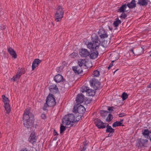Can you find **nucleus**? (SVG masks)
<instances>
[{"label": "nucleus", "instance_id": "f257e3e1", "mask_svg": "<svg viewBox=\"0 0 151 151\" xmlns=\"http://www.w3.org/2000/svg\"><path fill=\"white\" fill-rule=\"evenodd\" d=\"M92 41L89 42L87 45V47L88 48L93 50L90 54V58L94 59L96 58L98 55V51L95 50L98 49L100 44L98 37L95 34L92 35Z\"/></svg>", "mask_w": 151, "mask_h": 151}, {"label": "nucleus", "instance_id": "f03ea898", "mask_svg": "<svg viewBox=\"0 0 151 151\" xmlns=\"http://www.w3.org/2000/svg\"><path fill=\"white\" fill-rule=\"evenodd\" d=\"M23 119L24 126L27 128H31L33 124L34 119L33 115L29 109L25 110Z\"/></svg>", "mask_w": 151, "mask_h": 151}, {"label": "nucleus", "instance_id": "7ed1b4c3", "mask_svg": "<svg viewBox=\"0 0 151 151\" xmlns=\"http://www.w3.org/2000/svg\"><path fill=\"white\" fill-rule=\"evenodd\" d=\"M76 121L74 115L72 114H69L65 115L62 119V123L63 125L66 126L70 125L72 126L73 123Z\"/></svg>", "mask_w": 151, "mask_h": 151}, {"label": "nucleus", "instance_id": "20e7f679", "mask_svg": "<svg viewBox=\"0 0 151 151\" xmlns=\"http://www.w3.org/2000/svg\"><path fill=\"white\" fill-rule=\"evenodd\" d=\"M64 13V12L63 10L62 7L60 6H58L57 8L55 14V21L57 22L60 21L63 17Z\"/></svg>", "mask_w": 151, "mask_h": 151}, {"label": "nucleus", "instance_id": "39448f33", "mask_svg": "<svg viewBox=\"0 0 151 151\" xmlns=\"http://www.w3.org/2000/svg\"><path fill=\"white\" fill-rule=\"evenodd\" d=\"M55 101L53 95L49 94L47 98L46 103L48 106H52L55 104Z\"/></svg>", "mask_w": 151, "mask_h": 151}, {"label": "nucleus", "instance_id": "423d86ee", "mask_svg": "<svg viewBox=\"0 0 151 151\" xmlns=\"http://www.w3.org/2000/svg\"><path fill=\"white\" fill-rule=\"evenodd\" d=\"M3 101L4 103V107L6 111V113L9 114L10 111V108L9 104V100L8 98L6 97L4 95H3L2 96Z\"/></svg>", "mask_w": 151, "mask_h": 151}, {"label": "nucleus", "instance_id": "0eeeda50", "mask_svg": "<svg viewBox=\"0 0 151 151\" xmlns=\"http://www.w3.org/2000/svg\"><path fill=\"white\" fill-rule=\"evenodd\" d=\"M85 110V108L82 105L78 106H74L73 109V111L75 113H78L79 114H83Z\"/></svg>", "mask_w": 151, "mask_h": 151}, {"label": "nucleus", "instance_id": "6e6552de", "mask_svg": "<svg viewBox=\"0 0 151 151\" xmlns=\"http://www.w3.org/2000/svg\"><path fill=\"white\" fill-rule=\"evenodd\" d=\"M148 142L147 139H139L137 143V146L139 148H141L143 147H145L146 145Z\"/></svg>", "mask_w": 151, "mask_h": 151}, {"label": "nucleus", "instance_id": "1a4fd4ad", "mask_svg": "<svg viewBox=\"0 0 151 151\" xmlns=\"http://www.w3.org/2000/svg\"><path fill=\"white\" fill-rule=\"evenodd\" d=\"M90 83L91 86L95 89H97L99 87V82L96 79L90 80Z\"/></svg>", "mask_w": 151, "mask_h": 151}, {"label": "nucleus", "instance_id": "9d476101", "mask_svg": "<svg viewBox=\"0 0 151 151\" xmlns=\"http://www.w3.org/2000/svg\"><path fill=\"white\" fill-rule=\"evenodd\" d=\"M37 139V137L36 136L35 133H31L29 138V141L32 145H34L36 142Z\"/></svg>", "mask_w": 151, "mask_h": 151}, {"label": "nucleus", "instance_id": "9b49d317", "mask_svg": "<svg viewBox=\"0 0 151 151\" xmlns=\"http://www.w3.org/2000/svg\"><path fill=\"white\" fill-rule=\"evenodd\" d=\"M82 88L85 89L83 91H82V92H86V95L88 96H93L95 95V91L94 90L91 89H88L87 87L83 86Z\"/></svg>", "mask_w": 151, "mask_h": 151}, {"label": "nucleus", "instance_id": "f8f14e48", "mask_svg": "<svg viewBox=\"0 0 151 151\" xmlns=\"http://www.w3.org/2000/svg\"><path fill=\"white\" fill-rule=\"evenodd\" d=\"M79 54L82 57H86L90 55V53L87 49L82 48L79 50Z\"/></svg>", "mask_w": 151, "mask_h": 151}, {"label": "nucleus", "instance_id": "ddd939ff", "mask_svg": "<svg viewBox=\"0 0 151 151\" xmlns=\"http://www.w3.org/2000/svg\"><path fill=\"white\" fill-rule=\"evenodd\" d=\"M95 124L96 126L99 129H104L105 128L104 124L100 119H97L95 120Z\"/></svg>", "mask_w": 151, "mask_h": 151}, {"label": "nucleus", "instance_id": "4468645a", "mask_svg": "<svg viewBox=\"0 0 151 151\" xmlns=\"http://www.w3.org/2000/svg\"><path fill=\"white\" fill-rule=\"evenodd\" d=\"M98 34L101 38H104L107 37L108 35L104 29H100L98 31Z\"/></svg>", "mask_w": 151, "mask_h": 151}, {"label": "nucleus", "instance_id": "2eb2a0df", "mask_svg": "<svg viewBox=\"0 0 151 151\" xmlns=\"http://www.w3.org/2000/svg\"><path fill=\"white\" fill-rule=\"evenodd\" d=\"M84 100V96L82 94H79L76 97V101L77 103L79 104L83 102Z\"/></svg>", "mask_w": 151, "mask_h": 151}, {"label": "nucleus", "instance_id": "dca6fc26", "mask_svg": "<svg viewBox=\"0 0 151 151\" xmlns=\"http://www.w3.org/2000/svg\"><path fill=\"white\" fill-rule=\"evenodd\" d=\"M7 51L9 53L14 59L17 58V55L15 51L11 47H9Z\"/></svg>", "mask_w": 151, "mask_h": 151}, {"label": "nucleus", "instance_id": "f3484780", "mask_svg": "<svg viewBox=\"0 0 151 151\" xmlns=\"http://www.w3.org/2000/svg\"><path fill=\"white\" fill-rule=\"evenodd\" d=\"M41 62V61L39 59H35L33 61L32 65V70H34Z\"/></svg>", "mask_w": 151, "mask_h": 151}, {"label": "nucleus", "instance_id": "a211bd4d", "mask_svg": "<svg viewBox=\"0 0 151 151\" xmlns=\"http://www.w3.org/2000/svg\"><path fill=\"white\" fill-rule=\"evenodd\" d=\"M149 2H150V0H138L137 4L143 6H146Z\"/></svg>", "mask_w": 151, "mask_h": 151}, {"label": "nucleus", "instance_id": "6ab92c4d", "mask_svg": "<svg viewBox=\"0 0 151 151\" xmlns=\"http://www.w3.org/2000/svg\"><path fill=\"white\" fill-rule=\"evenodd\" d=\"M73 70L76 74H79L82 71V70L81 67L79 66L73 67Z\"/></svg>", "mask_w": 151, "mask_h": 151}, {"label": "nucleus", "instance_id": "aec40b11", "mask_svg": "<svg viewBox=\"0 0 151 151\" xmlns=\"http://www.w3.org/2000/svg\"><path fill=\"white\" fill-rule=\"evenodd\" d=\"M49 89L51 92L53 93H55L58 91V88L56 85L51 86L49 87Z\"/></svg>", "mask_w": 151, "mask_h": 151}, {"label": "nucleus", "instance_id": "412c9836", "mask_svg": "<svg viewBox=\"0 0 151 151\" xmlns=\"http://www.w3.org/2000/svg\"><path fill=\"white\" fill-rule=\"evenodd\" d=\"M54 80L56 83H59L63 81V77L60 74H58L55 76Z\"/></svg>", "mask_w": 151, "mask_h": 151}, {"label": "nucleus", "instance_id": "4be33fe9", "mask_svg": "<svg viewBox=\"0 0 151 151\" xmlns=\"http://www.w3.org/2000/svg\"><path fill=\"white\" fill-rule=\"evenodd\" d=\"M127 6L130 9L134 8L136 6V2L135 0H132L131 2L127 3Z\"/></svg>", "mask_w": 151, "mask_h": 151}, {"label": "nucleus", "instance_id": "5701e85b", "mask_svg": "<svg viewBox=\"0 0 151 151\" xmlns=\"http://www.w3.org/2000/svg\"><path fill=\"white\" fill-rule=\"evenodd\" d=\"M127 5L126 4L122 5L119 9V11L120 12H128V10H126L127 8Z\"/></svg>", "mask_w": 151, "mask_h": 151}, {"label": "nucleus", "instance_id": "b1692460", "mask_svg": "<svg viewBox=\"0 0 151 151\" xmlns=\"http://www.w3.org/2000/svg\"><path fill=\"white\" fill-rule=\"evenodd\" d=\"M121 23V20L119 19L118 18H117L115 20L113 24L114 27H117Z\"/></svg>", "mask_w": 151, "mask_h": 151}, {"label": "nucleus", "instance_id": "393cba45", "mask_svg": "<svg viewBox=\"0 0 151 151\" xmlns=\"http://www.w3.org/2000/svg\"><path fill=\"white\" fill-rule=\"evenodd\" d=\"M114 129L112 128L111 127L108 125L106 127V132L108 133H114Z\"/></svg>", "mask_w": 151, "mask_h": 151}, {"label": "nucleus", "instance_id": "a878e982", "mask_svg": "<svg viewBox=\"0 0 151 151\" xmlns=\"http://www.w3.org/2000/svg\"><path fill=\"white\" fill-rule=\"evenodd\" d=\"M122 123L119 121H116L113 123L112 124V127H116L119 126H122Z\"/></svg>", "mask_w": 151, "mask_h": 151}, {"label": "nucleus", "instance_id": "bb28decb", "mask_svg": "<svg viewBox=\"0 0 151 151\" xmlns=\"http://www.w3.org/2000/svg\"><path fill=\"white\" fill-rule=\"evenodd\" d=\"M21 75L17 73L16 75L15 76H14L13 77V79L14 81H17L19 79Z\"/></svg>", "mask_w": 151, "mask_h": 151}, {"label": "nucleus", "instance_id": "cd10ccee", "mask_svg": "<svg viewBox=\"0 0 151 151\" xmlns=\"http://www.w3.org/2000/svg\"><path fill=\"white\" fill-rule=\"evenodd\" d=\"M85 62V61L84 60L82 59L79 60L78 62L79 66L81 67V66L84 64Z\"/></svg>", "mask_w": 151, "mask_h": 151}, {"label": "nucleus", "instance_id": "c85d7f7f", "mask_svg": "<svg viewBox=\"0 0 151 151\" xmlns=\"http://www.w3.org/2000/svg\"><path fill=\"white\" fill-rule=\"evenodd\" d=\"M149 131L148 129H145L142 132V134L146 138H148V135L149 134Z\"/></svg>", "mask_w": 151, "mask_h": 151}, {"label": "nucleus", "instance_id": "c756f323", "mask_svg": "<svg viewBox=\"0 0 151 151\" xmlns=\"http://www.w3.org/2000/svg\"><path fill=\"white\" fill-rule=\"evenodd\" d=\"M17 73L22 75L24 73V69L23 68H18Z\"/></svg>", "mask_w": 151, "mask_h": 151}, {"label": "nucleus", "instance_id": "7c9ffc66", "mask_svg": "<svg viewBox=\"0 0 151 151\" xmlns=\"http://www.w3.org/2000/svg\"><path fill=\"white\" fill-rule=\"evenodd\" d=\"M113 118V117L112 115L109 114L106 118V120L107 122H109Z\"/></svg>", "mask_w": 151, "mask_h": 151}, {"label": "nucleus", "instance_id": "2f4dec72", "mask_svg": "<svg viewBox=\"0 0 151 151\" xmlns=\"http://www.w3.org/2000/svg\"><path fill=\"white\" fill-rule=\"evenodd\" d=\"M66 127L63 125H61L60 127V133L62 134L65 130Z\"/></svg>", "mask_w": 151, "mask_h": 151}, {"label": "nucleus", "instance_id": "473e14b6", "mask_svg": "<svg viewBox=\"0 0 151 151\" xmlns=\"http://www.w3.org/2000/svg\"><path fill=\"white\" fill-rule=\"evenodd\" d=\"M128 95L125 93H123L122 95V100L124 101L126 100L128 97Z\"/></svg>", "mask_w": 151, "mask_h": 151}, {"label": "nucleus", "instance_id": "72a5a7b5", "mask_svg": "<svg viewBox=\"0 0 151 151\" xmlns=\"http://www.w3.org/2000/svg\"><path fill=\"white\" fill-rule=\"evenodd\" d=\"M101 45L104 47H106L107 46V42L106 41L102 42L101 43Z\"/></svg>", "mask_w": 151, "mask_h": 151}, {"label": "nucleus", "instance_id": "f704fd0d", "mask_svg": "<svg viewBox=\"0 0 151 151\" xmlns=\"http://www.w3.org/2000/svg\"><path fill=\"white\" fill-rule=\"evenodd\" d=\"M121 15L119 17L123 19H125L127 17V15L125 14L124 12H122Z\"/></svg>", "mask_w": 151, "mask_h": 151}, {"label": "nucleus", "instance_id": "c9c22d12", "mask_svg": "<svg viewBox=\"0 0 151 151\" xmlns=\"http://www.w3.org/2000/svg\"><path fill=\"white\" fill-rule=\"evenodd\" d=\"M93 75L95 77H98L99 75V71L96 70L93 72Z\"/></svg>", "mask_w": 151, "mask_h": 151}, {"label": "nucleus", "instance_id": "e433bc0d", "mask_svg": "<svg viewBox=\"0 0 151 151\" xmlns=\"http://www.w3.org/2000/svg\"><path fill=\"white\" fill-rule=\"evenodd\" d=\"M56 70L58 73H60L62 71V68L61 67H57L56 68Z\"/></svg>", "mask_w": 151, "mask_h": 151}, {"label": "nucleus", "instance_id": "4c0bfd02", "mask_svg": "<svg viewBox=\"0 0 151 151\" xmlns=\"http://www.w3.org/2000/svg\"><path fill=\"white\" fill-rule=\"evenodd\" d=\"M114 62V61H112L111 63L109 65V66L108 67V70L110 69L113 66V63Z\"/></svg>", "mask_w": 151, "mask_h": 151}, {"label": "nucleus", "instance_id": "58836bf2", "mask_svg": "<svg viewBox=\"0 0 151 151\" xmlns=\"http://www.w3.org/2000/svg\"><path fill=\"white\" fill-rule=\"evenodd\" d=\"M126 115V114L124 113H122L119 114V116L120 117H122Z\"/></svg>", "mask_w": 151, "mask_h": 151}, {"label": "nucleus", "instance_id": "ea45409f", "mask_svg": "<svg viewBox=\"0 0 151 151\" xmlns=\"http://www.w3.org/2000/svg\"><path fill=\"white\" fill-rule=\"evenodd\" d=\"M107 113L106 111H105L104 112V113H102L101 112V116L103 117H104L106 116V113Z\"/></svg>", "mask_w": 151, "mask_h": 151}, {"label": "nucleus", "instance_id": "a19ab883", "mask_svg": "<svg viewBox=\"0 0 151 151\" xmlns=\"http://www.w3.org/2000/svg\"><path fill=\"white\" fill-rule=\"evenodd\" d=\"M42 118L43 119H45L46 118V116L45 114H42L41 115Z\"/></svg>", "mask_w": 151, "mask_h": 151}, {"label": "nucleus", "instance_id": "79ce46f5", "mask_svg": "<svg viewBox=\"0 0 151 151\" xmlns=\"http://www.w3.org/2000/svg\"><path fill=\"white\" fill-rule=\"evenodd\" d=\"M147 138L151 139V132L149 131L148 135V138Z\"/></svg>", "mask_w": 151, "mask_h": 151}, {"label": "nucleus", "instance_id": "37998d69", "mask_svg": "<svg viewBox=\"0 0 151 151\" xmlns=\"http://www.w3.org/2000/svg\"><path fill=\"white\" fill-rule=\"evenodd\" d=\"M19 151H28V150L27 148L25 147Z\"/></svg>", "mask_w": 151, "mask_h": 151}, {"label": "nucleus", "instance_id": "c03bdc74", "mask_svg": "<svg viewBox=\"0 0 151 151\" xmlns=\"http://www.w3.org/2000/svg\"><path fill=\"white\" fill-rule=\"evenodd\" d=\"M53 134L54 135H56L57 136L58 135V134L57 132H56V130H54L53 132Z\"/></svg>", "mask_w": 151, "mask_h": 151}, {"label": "nucleus", "instance_id": "a18cd8bd", "mask_svg": "<svg viewBox=\"0 0 151 151\" xmlns=\"http://www.w3.org/2000/svg\"><path fill=\"white\" fill-rule=\"evenodd\" d=\"M47 106H47V104L46 103V104H44V105L43 107V109L44 110H46V108Z\"/></svg>", "mask_w": 151, "mask_h": 151}, {"label": "nucleus", "instance_id": "49530a36", "mask_svg": "<svg viewBox=\"0 0 151 151\" xmlns=\"http://www.w3.org/2000/svg\"><path fill=\"white\" fill-rule=\"evenodd\" d=\"M77 55V54L76 53H72L70 55V56H71V57H73V55H74L75 56H76Z\"/></svg>", "mask_w": 151, "mask_h": 151}, {"label": "nucleus", "instance_id": "de8ad7c7", "mask_svg": "<svg viewBox=\"0 0 151 151\" xmlns=\"http://www.w3.org/2000/svg\"><path fill=\"white\" fill-rule=\"evenodd\" d=\"M86 149V145H84V146H83V148L82 150L81 151H84Z\"/></svg>", "mask_w": 151, "mask_h": 151}, {"label": "nucleus", "instance_id": "09e8293b", "mask_svg": "<svg viewBox=\"0 0 151 151\" xmlns=\"http://www.w3.org/2000/svg\"><path fill=\"white\" fill-rule=\"evenodd\" d=\"M108 110L109 111H112L113 110L112 108L111 107H109L108 109Z\"/></svg>", "mask_w": 151, "mask_h": 151}, {"label": "nucleus", "instance_id": "8fccbe9b", "mask_svg": "<svg viewBox=\"0 0 151 151\" xmlns=\"http://www.w3.org/2000/svg\"><path fill=\"white\" fill-rule=\"evenodd\" d=\"M149 87L151 88V83L150 84V85L149 86Z\"/></svg>", "mask_w": 151, "mask_h": 151}, {"label": "nucleus", "instance_id": "3c124183", "mask_svg": "<svg viewBox=\"0 0 151 151\" xmlns=\"http://www.w3.org/2000/svg\"><path fill=\"white\" fill-rule=\"evenodd\" d=\"M123 119H121V120H120V122H122H122H123Z\"/></svg>", "mask_w": 151, "mask_h": 151}, {"label": "nucleus", "instance_id": "603ef678", "mask_svg": "<svg viewBox=\"0 0 151 151\" xmlns=\"http://www.w3.org/2000/svg\"><path fill=\"white\" fill-rule=\"evenodd\" d=\"M131 51L133 53H134V51H133V50H131Z\"/></svg>", "mask_w": 151, "mask_h": 151}, {"label": "nucleus", "instance_id": "864d4df0", "mask_svg": "<svg viewBox=\"0 0 151 151\" xmlns=\"http://www.w3.org/2000/svg\"><path fill=\"white\" fill-rule=\"evenodd\" d=\"M150 56L151 57V52H150Z\"/></svg>", "mask_w": 151, "mask_h": 151}, {"label": "nucleus", "instance_id": "5fc2aeb1", "mask_svg": "<svg viewBox=\"0 0 151 151\" xmlns=\"http://www.w3.org/2000/svg\"><path fill=\"white\" fill-rule=\"evenodd\" d=\"M49 1H52V0H48Z\"/></svg>", "mask_w": 151, "mask_h": 151}]
</instances>
